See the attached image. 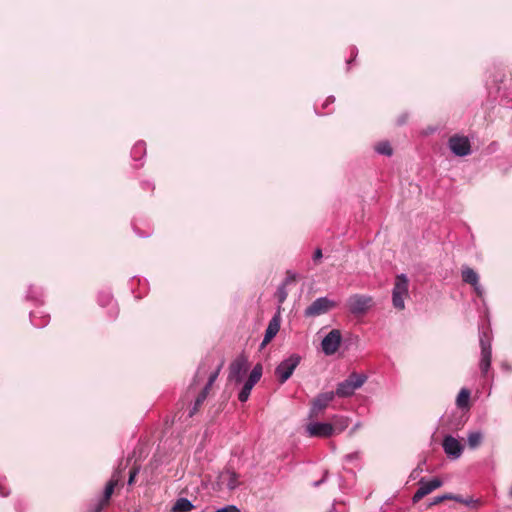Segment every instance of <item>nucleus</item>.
Segmentation results:
<instances>
[{"instance_id":"1","label":"nucleus","mask_w":512,"mask_h":512,"mask_svg":"<svg viewBox=\"0 0 512 512\" xmlns=\"http://www.w3.org/2000/svg\"><path fill=\"white\" fill-rule=\"evenodd\" d=\"M367 381L365 374L352 372L344 381L338 383L334 392L335 396L346 398L354 395L355 391L361 388Z\"/></svg>"},{"instance_id":"2","label":"nucleus","mask_w":512,"mask_h":512,"mask_svg":"<svg viewBox=\"0 0 512 512\" xmlns=\"http://www.w3.org/2000/svg\"><path fill=\"white\" fill-rule=\"evenodd\" d=\"M408 285L409 280L405 274H399L396 276L392 291V303L398 310H403L405 308L404 300L408 297Z\"/></svg>"},{"instance_id":"3","label":"nucleus","mask_w":512,"mask_h":512,"mask_svg":"<svg viewBox=\"0 0 512 512\" xmlns=\"http://www.w3.org/2000/svg\"><path fill=\"white\" fill-rule=\"evenodd\" d=\"M300 361L299 355L292 354L279 363L275 369V375L281 384H284L292 376Z\"/></svg>"},{"instance_id":"4","label":"nucleus","mask_w":512,"mask_h":512,"mask_svg":"<svg viewBox=\"0 0 512 512\" xmlns=\"http://www.w3.org/2000/svg\"><path fill=\"white\" fill-rule=\"evenodd\" d=\"M480 347H481V358L479 367L481 370L482 376H486L490 367H491V359H492V347H491V338L488 332L483 331L480 334Z\"/></svg>"},{"instance_id":"5","label":"nucleus","mask_w":512,"mask_h":512,"mask_svg":"<svg viewBox=\"0 0 512 512\" xmlns=\"http://www.w3.org/2000/svg\"><path fill=\"white\" fill-rule=\"evenodd\" d=\"M248 369V358L244 354L237 356L229 366L228 380L241 383Z\"/></svg>"},{"instance_id":"6","label":"nucleus","mask_w":512,"mask_h":512,"mask_svg":"<svg viewBox=\"0 0 512 512\" xmlns=\"http://www.w3.org/2000/svg\"><path fill=\"white\" fill-rule=\"evenodd\" d=\"M335 395L333 391L323 392L318 394L312 401L309 410V419L319 417V415L328 407V405L334 400Z\"/></svg>"},{"instance_id":"7","label":"nucleus","mask_w":512,"mask_h":512,"mask_svg":"<svg viewBox=\"0 0 512 512\" xmlns=\"http://www.w3.org/2000/svg\"><path fill=\"white\" fill-rule=\"evenodd\" d=\"M336 303L327 297H319L314 300L304 311L306 317H316L327 313L334 308Z\"/></svg>"},{"instance_id":"8","label":"nucleus","mask_w":512,"mask_h":512,"mask_svg":"<svg viewBox=\"0 0 512 512\" xmlns=\"http://www.w3.org/2000/svg\"><path fill=\"white\" fill-rule=\"evenodd\" d=\"M342 341L340 330H331L322 340L321 348L325 355L330 356L337 352Z\"/></svg>"},{"instance_id":"9","label":"nucleus","mask_w":512,"mask_h":512,"mask_svg":"<svg viewBox=\"0 0 512 512\" xmlns=\"http://www.w3.org/2000/svg\"><path fill=\"white\" fill-rule=\"evenodd\" d=\"M238 485V474L229 469L220 472L215 482L217 490L227 489L229 491H232L236 489Z\"/></svg>"},{"instance_id":"10","label":"nucleus","mask_w":512,"mask_h":512,"mask_svg":"<svg viewBox=\"0 0 512 512\" xmlns=\"http://www.w3.org/2000/svg\"><path fill=\"white\" fill-rule=\"evenodd\" d=\"M448 146L456 156L464 157L471 153L470 141L465 136L454 135L450 137Z\"/></svg>"},{"instance_id":"11","label":"nucleus","mask_w":512,"mask_h":512,"mask_svg":"<svg viewBox=\"0 0 512 512\" xmlns=\"http://www.w3.org/2000/svg\"><path fill=\"white\" fill-rule=\"evenodd\" d=\"M331 423L328 422H310L306 425V432L309 437L328 438L333 435Z\"/></svg>"},{"instance_id":"12","label":"nucleus","mask_w":512,"mask_h":512,"mask_svg":"<svg viewBox=\"0 0 512 512\" xmlns=\"http://www.w3.org/2000/svg\"><path fill=\"white\" fill-rule=\"evenodd\" d=\"M442 485L443 482L439 478H433L430 481H425L424 478H421L419 481V488L412 497L413 503L419 502L423 497L430 494L437 488H440Z\"/></svg>"},{"instance_id":"13","label":"nucleus","mask_w":512,"mask_h":512,"mask_svg":"<svg viewBox=\"0 0 512 512\" xmlns=\"http://www.w3.org/2000/svg\"><path fill=\"white\" fill-rule=\"evenodd\" d=\"M370 302V297L359 294L352 295L348 299L349 311L355 315L362 314L368 309Z\"/></svg>"},{"instance_id":"14","label":"nucleus","mask_w":512,"mask_h":512,"mask_svg":"<svg viewBox=\"0 0 512 512\" xmlns=\"http://www.w3.org/2000/svg\"><path fill=\"white\" fill-rule=\"evenodd\" d=\"M442 446L444 452L448 455V457L458 459L462 455V444L451 435H447L444 437Z\"/></svg>"},{"instance_id":"15","label":"nucleus","mask_w":512,"mask_h":512,"mask_svg":"<svg viewBox=\"0 0 512 512\" xmlns=\"http://www.w3.org/2000/svg\"><path fill=\"white\" fill-rule=\"evenodd\" d=\"M281 325L280 312L276 313L269 321L268 326L265 330L264 338L261 343V347H265L279 332Z\"/></svg>"},{"instance_id":"16","label":"nucleus","mask_w":512,"mask_h":512,"mask_svg":"<svg viewBox=\"0 0 512 512\" xmlns=\"http://www.w3.org/2000/svg\"><path fill=\"white\" fill-rule=\"evenodd\" d=\"M121 479H122V469L119 468L113 473L110 481L106 484V487L104 489V494L101 499L104 503L109 502V500L114 492L115 487L118 485V483Z\"/></svg>"},{"instance_id":"17","label":"nucleus","mask_w":512,"mask_h":512,"mask_svg":"<svg viewBox=\"0 0 512 512\" xmlns=\"http://www.w3.org/2000/svg\"><path fill=\"white\" fill-rule=\"evenodd\" d=\"M333 435L343 432L349 425V418L340 415H334L332 417Z\"/></svg>"},{"instance_id":"18","label":"nucleus","mask_w":512,"mask_h":512,"mask_svg":"<svg viewBox=\"0 0 512 512\" xmlns=\"http://www.w3.org/2000/svg\"><path fill=\"white\" fill-rule=\"evenodd\" d=\"M483 440V434L480 431H470L467 436V443L470 449L478 448Z\"/></svg>"},{"instance_id":"19","label":"nucleus","mask_w":512,"mask_h":512,"mask_svg":"<svg viewBox=\"0 0 512 512\" xmlns=\"http://www.w3.org/2000/svg\"><path fill=\"white\" fill-rule=\"evenodd\" d=\"M194 508L192 502L187 498H179L175 502L173 512H190Z\"/></svg>"},{"instance_id":"20","label":"nucleus","mask_w":512,"mask_h":512,"mask_svg":"<svg viewBox=\"0 0 512 512\" xmlns=\"http://www.w3.org/2000/svg\"><path fill=\"white\" fill-rule=\"evenodd\" d=\"M462 280L470 285H477L479 276L472 268L466 267L462 270Z\"/></svg>"},{"instance_id":"21","label":"nucleus","mask_w":512,"mask_h":512,"mask_svg":"<svg viewBox=\"0 0 512 512\" xmlns=\"http://www.w3.org/2000/svg\"><path fill=\"white\" fill-rule=\"evenodd\" d=\"M262 372H263V367L260 363H257L252 371L250 372V375L248 377V379L246 380L248 383L252 384L253 386H255V384L260 380L261 376H262Z\"/></svg>"},{"instance_id":"22","label":"nucleus","mask_w":512,"mask_h":512,"mask_svg":"<svg viewBox=\"0 0 512 512\" xmlns=\"http://www.w3.org/2000/svg\"><path fill=\"white\" fill-rule=\"evenodd\" d=\"M469 399H470V391L466 388H462L457 396L456 405L459 408H466V407H468Z\"/></svg>"},{"instance_id":"23","label":"nucleus","mask_w":512,"mask_h":512,"mask_svg":"<svg viewBox=\"0 0 512 512\" xmlns=\"http://www.w3.org/2000/svg\"><path fill=\"white\" fill-rule=\"evenodd\" d=\"M253 387L254 386L247 381L244 383L241 391L238 394V399L240 402H246L248 400Z\"/></svg>"},{"instance_id":"24","label":"nucleus","mask_w":512,"mask_h":512,"mask_svg":"<svg viewBox=\"0 0 512 512\" xmlns=\"http://www.w3.org/2000/svg\"><path fill=\"white\" fill-rule=\"evenodd\" d=\"M376 151L381 155L391 156L393 151L389 142H381L376 146Z\"/></svg>"},{"instance_id":"25","label":"nucleus","mask_w":512,"mask_h":512,"mask_svg":"<svg viewBox=\"0 0 512 512\" xmlns=\"http://www.w3.org/2000/svg\"><path fill=\"white\" fill-rule=\"evenodd\" d=\"M276 297H277V300L280 305L285 302V300L288 297V292H287L285 284H281L278 286L277 292H276Z\"/></svg>"},{"instance_id":"26","label":"nucleus","mask_w":512,"mask_h":512,"mask_svg":"<svg viewBox=\"0 0 512 512\" xmlns=\"http://www.w3.org/2000/svg\"><path fill=\"white\" fill-rule=\"evenodd\" d=\"M206 398L207 397L204 394L199 393V395L197 396V398L194 402L192 409L189 411V417H192L197 412V410L203 404V402L205 401Z\"/></svg>"},{"instance_id":"27","label":"nucleus","mask_w":512,"mask_h":512,"mask_svg":"<svg viewBox=\"0 0 512 512\" xmlns=\"http://www.w3.org/2000/svg\"><path fill=\"white\" fill-rule=\"evenodd\" d=\"M139 470H140V467L139 466H134L130 471H129V479H128V485H132L135 481V478L137 476V474L139 473Z\"/></svg>"},{"instance_id":"28","label":"nucleus","mask_w":512,"mask_h":512,"mask_svg":"<svg viewBox=\"0 0 512 512\" xmlns=\"http://www.w3.org/2000/svg\"><path fill=\"white\" fill-rule=\"evenodd\" d=\"M448 498H450L448 493L440 495V496H436V497L433 498V500L431 501L429 506L437 505V504H439V503H441V502H443L445 500H448Z\"/></svg>"},{"instance_id":"29","label":"nucleus","mask_w":512,"mask_h":512,"mask_svg":"<svg viewBox=\"0 0 512 512\" xmlns=\"http://www.w3.org/2000/svg\"><path fill=\"white\" fill-rule=\"evenodd\" d=\"M295 278H296V275L289 271V272H287V277L285 278V280L283 281L282 284H285V286H287L288 284L294 282Z\"/></svg>"},{"instance_id":"30","label":"nucleus","mask_w":512,"mask_h":512,"mask_svg":"<svg viewBox=\"0 0 512 512\" xmlns=\"http://www.w3.org/2000/svg\"><path fill=\"white\" fill-rule=\"evenodd\" d=\"M107 505V503H104L102 500H100L95 507L92 509L91 512H101L104 506Z\"/></svg>"},{"instance_id":"31","label":"nucleus","mask_w":512,"mask_h":512,"mask_svg":"<svg viewBox=\"0 0 512 512\" xmlns=\"http://www.w3.org/2000/svg\"><path fill=\"white\" fill-rule=\"evenodd\" d=\"M219 370H220V368H218L216 371H214L213 373H211L209 375L208 382H211L214 384V382L216 381V379L219 375Z\"/></svg>"},{"instance_id":"32","label":"nucleus","mask_w":512,"mask_h":512,"mask_svg":"<svg viewBox=\"0 0 512 512\" xmlns=\"http://www.w3.org/2000/svg\"><path fill=\"white\" fill-rule=\"evenodd\" d=\"M448 495L450 496V498H448V500H454V501L459 502V503H463L464 502V498H462L460 495H454V494H451V493H448Z\"/></svg>"},{"instance_id":"33","label":"nucleus","mask_w":512,"mask_h":512,"mask_svg":"<svg viewBox=\"0 0 512 512\" xmlns=\"http://www.w3.org/2000/svg\"><path fill=\"white\" fill-rule=\"evenodd\" d=\"M212 385H213V383L207 381L206 385L204 386V388L202 389L200 394H204L207 397V395L209 393V390L211 389Z\"/></svg>"},{"instance_id":"34","label":"nucleus","mask_w":512,"mask_h":512,"mask_svg":"<svg viewBox=\"0 0 512 512\" xmlns=\"http://www.w3.org/2000/svg\"><path fill=\"white\" fill-rule=\"evenodd\" d=\"M322 250L320 248H317L315 251H314V254H313V260L314 261H318L322 258Z\"/></svg>"},{"instance_id":"35","label":"nucleus","mask_w":512,"mask_h":512,"mask_svg":"<svg viewBox=\"0 0 512 512\" xmlns=\"http://www.w3.org/2000/svg\"><path fill=\"white\" fill-rule=\"evenodd\" d=\"M359 456L358 452L350 453L345 456L346 461H352L354 459H357Z\"/></svg>"},{"instance_id":"36","label":"nucleus","mask_w":512,"mask_h":512,"mask_svg":"<svg viewBox=\"0 0 512 512\" xmlns=\"http://www.w3.org/2000/svg\"><path fill=\"white\" fill-rule=\"evenodd\" d=\"M361 427V423L357 422L349 431V435H353L359 428Z\"/></svg>"},{"instance_id":"37","label":"nucleus","mask_w":512,"mask_h":512,"mask_svg":"<svg viewBox=\"0 0 512 512\" xmlns=\"http://www.w3.org/2000/svg\"><path fill=\"white\" fill-rule=\"evenodd\" d=\"M406 119H407V114H403L398 118L397 122L399 125H402L406 122Z\"/></svg>"},{"instance_id":"38","label":"nucleus","mask_w":512,"mask_h":512,"mask_svg":"<svg viewBox=\"0 0 512 512\" xmlns=\"http://www.w3.org/2000/svg\"><path fill=\"white\" fill-rule=\"evenodd\" d=\"M474 287V290L476 291V293L478 295H481L482 294V288L481 286L479 285V282L477 283V285H472Z\"/></svg>"},{"instance_id":"39","label":"nucleus","mask_w":512,"mask_h":512,"mask_svg":"<svg viewBox=\"0 0 512 512\" xmlns=\"http://www.w3.org/2000/svg\"><path fill=\"white\" fill-rule=\"evenodd\" d=\"M143 146H144V143H137L135 146H134V151H140L143 149Z\"/></svg>"},{"instance_id":"40","label":"nucleus","mask_w":512,"mask_h":512,"mask_svg":"<svg viewBox=\"0 0 512 512\" xmlns=\"http://www.w3.org/2000/svg\"><path fill=\"white\" fill-rule=\"evenodd\" d=\"M0 495L2 497H6L9 495V491L4 490V488H0Z\"/></svg>"},{"instance_id":"41","label":"nucleus","mask_w":512,"mask_h":512,"mask_svg":"<svg viewBox=\"0 0 512 512\" xmlns=\"http://www.w3.org/2000/svg\"><path fill=\"white\" fill-rule=\"evenodd\" d=\"M473 502H474L473 499H464L463 503L466 504V505H470Z\"/></svg>"},{"instance_id":"42","label":"nucleus","mask_w":512,"mask_h":512,"mask_svg":"<svg viewBox=\"0 0 512 512\" xmlns=\"http://www.w3.org/2000/svg\"><path fill=\"white\" fill-rule=\"evenodd\" d=\"M421 471H422V470H421V468H419V467H418V468L414 469V471L412 472V475H413L414 473L421 472Z\"/></svg>"},{"instance_id":"43","label":"nucleus","mask_w":512,"mask_h":512,"mask_svg":"<svg viewBox=\"0 0 512 512\" xmlns=\"http://www.w3.org/2000/svg\"><path fill=\"white\" fill-rule=\"evenodd\" d=\"M110 300H111V296H110V295H107V297H106V302L108 303Z\"/></svg>"},{"instance_id":"44","label":"nucleus","mask_w":512,"mask_h":512,"mask_svg":"<svg viewBox=\"0 0 512 512\" xmlns=\"http://www.w3.org/2000/svg\"><path fill=\"white\" fill-rule=\"evenodd\" d=\"M328 100H330L331 102L335 101V98L334 97H329Z\"/></svg>"},{"instance_id":"45","label":"nucleus","mask_w":512,"mask_h":512,"mask_svg":"<svg viewBox=\"0 0 512 512\" xmlns=\"http://www.w3.org/2000/svg\"><path fill=\"white\" fill-rule=\"evenodd\" d=\"M321 482H322V481H317V482H315V483H314V485H315V486H318V485H320V483H321Z\"/></svg>"},{"instance_id":"46","label":"nucleus","mask_w":512,"mask_h":512,"mask_svg":"<svg viewBox=\"0 0 512 512\" xmlns=\"http://www.w3.org/2000/svg\"><path fill=\"white\" fill-rule=\"evenodd\" d=\"M200 376V369L197 371L196 378Z\"/></svg>"},{"instance_id":"47","label":"nucleus","mask_w":512,"mask_h":512,"mask_svg":"<svg viewBox=\"0 0 512 512\" xmlns=\"http://www.w3.org/2000/svg\"><path fill=\"white\" fill-rule=\"evenodd\" d=\"M509 495L512 497V488L510 489Z\"/></svg>"}]
</instances>
